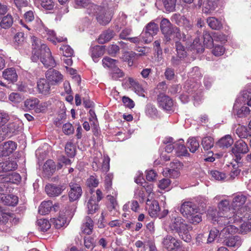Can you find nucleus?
<instances>
[{"instance_id": "nucleus-1", "label": "nucleus", "mask_w": 251, "mask_h": 251, "mask_svg": "<svg viewBox=\"0 0 251 251\" xmlns=\"http://www.w3.org/2000/svg\"><path fill=\"white\" fill-rule=\"evenodd\" d=\"M218 211L211 208L208 210L209 217L218 224L225 226L228 224L236 225L243 223L240 226V232L246 234L251 230V210L241 208L237 212H230L229 202L226 200H222L218 204Z\"/></svg>"}, {"instance_id": "nucleus-2", "label": "nucleus", "mask_w": 251, "mask_h": 251, "mask_svg": "<svg viewBox=\"0 0 251 251\" xmlns=\"http://www.w3.org/2000/svg\"><path fill=\"white\" fill-rule=\"evenodd\" d=\"M31 41L32 50L31 59L32 61L36 62L40 60L45 67H54L56 62L46 45L34 36L31 37Z\"/></svg>"}, {"instance_id": "nucleus-3", "label": "nucleus", "mask_w": 251, "mask_h": 251, "mask_svg": "<svg viewBox=\"0 0 251 251\" xmlns=\"http://www.w3.org/2000/svg\"><path fill=\"white\" fill-rule=\"evenodd\" d=\"M163 226L166 231H176L185 242L191 241V236L189 231L192 230V227L186 224L180 217L172 215L166 218L163 222Z\"/></svg>"}, {"instance_id": "nucleus-4", "label": "nucleus", "mask_w": 251, "mask_h": 251, "mask_svg": "<svg viewBox=\"0 0 251 251\" xmlns=\"http://www.w3.org/2000/svg\"><path fill=\"white\" fill-rule=\"evenodd\" d=\"M103 198L102 193L100 189H97L94 193L91 190L88 194V201L86 202L87 212L88 214H93L99 209L98 202Z\"/></svg>"}, {"instance_id": "nucleus-5", "label": "nucleus", "mask_w": 251, "mask_h": 251, "mask_svg": "<svg viewBox=\"0 0 251 251\" xmlns=\"http://www.w3.org/2000/svg\"><path fill=\"white\" fill-rule=\"evenodd\" d=\"M110 158L108 156H102L100 153H98L94 158L92 163V168L94 171L101 170L102 172L106 173L109 169Z\"/></svg>"}, {"instance_id": "nucleus-6", "label": "nucleus", "mask_w": 251, "mask_h": 251, "mask_svg": "<svg viewBox=\"0 0 251 251\" xmlns=\"http://www.w3.org/2000/svg\"><path fill=\"white\" fill-rule=\"evenodd\" d=\"M37 22L39 25V27H37V28H39V31L44 34V36L53 43L56 44L57 42H61L67 40L66 38L60 36L56 37L54 31L50 30L45 27L41 21H37Z\"/></svg>"}, {"instance_id": "nucleus-7", "label": "nucleus", "mask_w": 251, "mask_h": 251, "mask_svg": "<svg viewBox=\"0 0 251 251\" xmlns=\"http://www.w3.org/2000/svg\"><path fill=\"white\" fill-rule=\"evenodd\" d=\"M249 151L247 144L242 140L236 141L232 148V152L235 155L237 162L241 160V154L247 153Z\"/></svg>"}, {"instance_id": "nucleus-8", "label": "nucleus", "mask_w": 251, "mask_h": 251, "mask_svg": "<svg viewBox=\"0 0 251 251\" xmlns=\"http://www.w3.org/2000/svg\"><path fill=\"white\" fill-rule=\"evenodd\" d=\"M47 81L50 85H58L64 79V76L60 72L54 69H49L45 74Z\"/></svg>"}, {"instance_id": "nucleus-9", "label": "nucleus", "mask_w": 251, "mask_h": 251, "mask_svg": "<svg viewBox=\"0 0 251 251\" xmlns=\"http://www.w3.org/2000/svg\"><path fill=\"white\" fill-rule=\"evenodd\" d=\"M247 200L246 197L243 194L239 193L233 196L231 205L229 204L230 212H237L241 208H244L248 210H251L250 209L246 207H243V205L245 203ZM227 201V200H226ZM230 203V201L227 200Z\"/></svg>"}, {"instance_id": "nucleus-10", "label": "nucleus", "mask_w": 251, "mask_h": 251, "mask_svg": "<svg viewBox=\"0 0 251 251\" xmlns=\"http://www.w3.org/2000/svg\"><path fill=\"white\" fill-rule=\"evenodd\" d=\"M20 175L16 173H13L2 177V181L0 182V192L7 190L9 183L17 184L21 181Z\"/></svg>"}, {"instance_id": "nucleus-11", "label": "nucleus", "mask_w": 251, "mask_h": 251, "mask_svg": "<svg viewBox=\"0 0 251 251\" xmlns=\"http://www.w3.org/2000/svg\"><path fill=\"white\" fill-rule=\"evenodd\" d=\"M94 10L97 13V20L102 25H105L109 23L111 20L112 16L109 13H106L105 10L96 5H91Z\"/></svg>"}, {"instance_id": "nucleus-12", "label": "nucleus", "mask_w": 251, "mask_h": 251, "mask_svg": "<svg viewBox=\"0 0 251 251\" xmlns=\"http://www.w3.org/2000/svg\"><path fill=\"white\" fill-rule=\"evenodd\" d=\"M242 100V98L238 97L233 105L234 112L240 118L248 115L250 112L249 107L244 104Z\"/></svg>"}, {"instance_id": "nucleus-13", "label": "nucleus", "mask_w": 251, "mask_h": 251, "mask_svg": "<svg viewBox=\"0 0 251 251\" xmlns=\"http://www.w3.org/2000/svg\"><path fill=\"white\" fill-rule=\"evenodd\" d=\"M157 103L159 107L166 111L171 110L174 105L172 100L163 93L158 95Z\"/></svg>"}, {"instance_id": "nucleus-14", "label": "nucleus", "mask_w": 251, "mask_h": 251, "mask_svg": "<svg viewBox=\"0 0 251 251\" xmlns=\"http://www.w3.org/2000/svg\"><path fill=\"white\" fill-rule=\"evenodd\" d=\"M70 190L69 192V200L71 201L78 200L82 195V190L78 183L71 182L69 184Z\"/></svg>"}, {"instance_id": "nucleus-15", "label": "nucleus", "mask_w": 251, "mask_h": 251, "mask_svg": "<svg viewBox=\"0 0 251 251\" xmlns=\"http://www.w3.org/2000/svg\"><path fill=\"white\" fill-rule=\"evenodd\" d=\"M162 244L164 248L169 251H173L180 246L179 241L170 235H167L163 238Z\"/></svg>"}, {"instance_id": "nucleus-16", "label": "nucleus", "mask_w": 251, "mask_h": 251, "mask_svg": "<svg viewBox=\"0 0 251 251\" xmlns=\"http://www.w3.org/2000/svg\"><path fill=\"white\" fill-rule=\"evenodd\" d=\"M125 85L127 87L131 88L139 96L145 97V91L138 82L132 77H128L125 80Z\"/></svg>"}, {"instance_id": "nucleus-17", "label": "nucleus", "mask_w": 251, "mask_h": 251, "mask_svg": "<svg viewBox=\"0 0 251 251\" xmlns=\"http://www.w3.org/2000/svg\"><path fill=\"white\" fill-rule=\"evenodd\" d=\"M174 26L171 24L169 20L163 18L160 23L161 30L164 35L167 41L171 40V36L172 34Z\"/></svg>"}, {"instance_id": "nucleus-18", "label": "nucleus", "mask_w": 251, "mask_h": 251, "mask_svg": "<svg viewBox=\"0 0 251 251\" xmlns=\"http://www.w3.org/2000/svg\"><path fill=\"white\" fill-rule=\"evenodd\" d=\"M180 211L184 217L187 218L191 214L198 212L196 205L191 201H185L181 206Z\"/></svg>"}, {"instance_id": "nucleus-19", "label": "nucleus", "mask_w": 251, "mask_h": 251, "mask_svg": "<svg viewBox=\"0 0 251 251\" xmlns=\"http://www.w3.org/2000/svg\"><path fill=\"white\" fill-rule=\"evenodd\" d=\"M146 209L148 210L149 215L151 217L158 216L160 211V207L159 203L156 201H151L148 199L147 201Z\"/></svg>"}, {"instance_id": "nucleus-20", "label": "nucleus", "mask_w": 251, "mask_h": 251, "mask_svg": "<svg viewBox=\"0 0 251 251\" xmlns=\"http://www.w3.org/2000/svg\"><path fill=\"white\" fill-rule=\"evenodd\" d=\"M224 243L228 247L237 249L242 245V240L238 235L229 236L225 238Z\"/></svg>"}, {"instance_id": "nucleus-21", "label": "nucleus", "mask_w": 251, "mask_h": 251, "mask_svg": "<svg viewBox=\"0 0 251 251\" xmlns=\"http://www.w3.org/2000/svg\"><path fill=\"white\" fill-rule=\"evenodd\" d=\"M65 189L63 185H55L49 184L46 186L45 190L50 197H56L59 195Z\"/></svg>"}, {"instance_id": "nucleus-22", "label": "nucleus", "mask_w": 251, "mask_h": 251, "mask_svg": "<svg viewBox=\"0 0 251 251\" xmlns=\"http://www.w3.org/2000/svg\"><path fill=\"white\" fill-rule=\"evenodd\" d=\"M2 77L8 81L14 83L17 81L18 75L14 68H10L4 70Z\"/></svg>"}, {"instance_id": "nucleus-23", "label": "nucleus", "mask_w": 251, "mask_h": 251, "mask_svg": "<svg viewBox=\"0 0 251 251\" xmlns=\"http://www.w3.org/2000/svg\"><path fill=\"white\" fill-rule=\"evenodd\" d=\"M94 227V222L91 218L86 216L84 219V222L81 226V232L87 235H90L92 233Z\"/></svg>"}, {"instance_id": "nucleus-24", "label": "nucleus", "mask_w": 251, "mask_h": 251, "mask_svg": "<svg viewBox=\"0 0 251 251\" xmlns=\"http://www.w3.org/2000/svg\"><path fill=\"white\" fill-rule=\"evenodd\" d=\"M104 51V46H96L91 48L90 49V54L93 61L95 62H97L99 58L103 55Z\"/></svg>"}, {"instance_id": "nucleus-25", "label": "nucleus", "mask_w": 251, "mask_h": 251, "mask_svg": "<svg viewBox=\"0 0 251 251\" xmlns=\"http://www.w3.org/2000/svg\"><path fill=\"white\" fill-rule=\"evenodd\" d=\"M39 100L37 98H31L25 101V107L29 110H34L36 112H41V107H38Z\"/></svg>"}, {"instance_id": "nucleus-26", "label": "nucleus", "mask_w": 251, "mask_h": 251, "mask_svg": "<svg viewBox=\"0 0 251 251\" xmlns=\"http://www.w3.org/2000/svg\"><path fill=\"white\" fill-rule=\"evenodd\" d=\"M37 88L40 93L43 95H48L50 93V84L47 81V79H40L37 82Z\"/></svg>"}, {"instance_id": "nucleus-27", "label": "nucleus", "mask_w": 251, "mask_h": 251, "mask_svg": "<svg viewBox=\"0 0 251 251\" xmlns=\"http://www.w3.org/2000/svg\"><path fill=\"white\" fill-rule=\"evenodd\" d=\"M175 151L178 156H187L189 155L185 146L183 144V140H180L175 143Z\"/></svg>"}, {"instance_id": "nucleus-28", "label": "nucleus", "mask_w": 251, "mask_h": 251, "mask_svg": "<svg viewBox=\"0 0 251 251\" xmlns=\"http://www.w3.org/2000/svg\"><path fill=\"white\" fill-rule=\"evenodd\" d=\"M233 143V140L229 135H226L221 138L216 143L217 145L223 149L228 148Z\"/></svg>"}, {"instance_id": "nucleus-29", "label": "nucleus", "mask_w": 251, "mask_h": 251, "mask_svg": "<svg viewBox=\"0 0 251 251\" xmlns=\"http://www.w3.org/2000/svg\"><path fill=\"white\" fill-rule=\"evenodd\" d=\"M55 167L54 162L51 160H47L43 167V174L47 177L51 176L55 171Z\"/></svg>"}, {"instance_id": "nucleus-30", "label": "nucleus", "mask_w": 251, "mask_h": 251, "mask_svg": "<svg viewBox=\"0 0 251 251\" xmlns=\"http://www.w3.org/2000/svg\"><path fill=\"white\" fill-rule=\"evenodd\" d=\"M208 218H209L214 224L217 222H214L211 217H209L208 213L207 214ZM219 226L221 227L225 226L223 229L221 230V232L225 234H233L235 233H237L239 231V228L236 227L235 225H233V224H228L225 226L220 225L218 223H217Z\"/></svg>"}, {"instance_id": "nucleus-31", "label": "nucleus", "mask_w": 251, "mask_h": 251, "mask_svg": "<svg viewBox=\"0 0 251 251\" xmlns=\"http://www.w3.org/2000/svg\"><path fill=\"white\" fill-rule=\"evenodd\" d=\"M218 0H205L203 2L202 11L205 13H210L214 11L217 6Z\"/></svg>"}, {"instance_id": "nucleus-32", "label": "nucleus", "mask_w": 251, "mask_h": 251, "mask_svg": "<svg viewBox=\"0 0 251 251\" xmlns=\"http://www.w3.org/2000/svg\"><path fill=\"white\" fill-rule=\"evenodd\" d=\"M4 151V156L11 154L17 148V144L12 141H8L1 144Z\"/></svg>"}, {"instance_id": "nucleus-33", "label": "nucleus", "mask_w": 251, "mask_h": 251, "mask_svg": "<svg viewBox=\"0 0 251 251\" xmlns=\"http://www.w3.org/2000/svg\"><path fill=\"white\" fill-rule=\"evenodd\" d=\"M114 32L110 29L103 31L99 36L98 41L100 44H104L109 41L114 36Z\"/></svg>"}, {"instance_id": "nucleus-34", "label": "nucleus", "mask_w": 251, "mask_h": 251, "mask_svg": "<svg viewBox=\"0 0 251 251\" xmlns=\"http://www.w3.org/2000/svg\"><path fill=\"white\" fill-rule=\"evenodd\" d=\"M52 202L51 201H43L40 205L38 208V212L41 215H46L51 211Z\"/></svg>"}, {"instance_id": "nucleus-35", "label": "nucleus", "mask_w": 251, "mask_h": 251, "mask_svg": "<svg viewBox=\"0 0 251 251\" xmlns=\"http://www.w3.org/2000/svg\"><path fill=\"white\" fill-rule=\"evenodd\" d=\"M2 202L5 205L9 206H15L18 202V198L17 196L13 195H7L0 198Z\"/></svg>"}, {"instance_id": "nucleus-36", "label": "nucleus", "mask_w": 251, "mask_h": 251, "mask_svg": "<svg viewBox=\"0 0 251 251\" xmlns=\"http://www.w3.org/2000/svg\"><path fill=\"white\" fill-rule=\"evenodd\" d=\"M19 126L18 124L16 122H12L9 123L6 126H4L2 128V132L4 135H8L9 133H15L19 130Z\"/></svg>"}, {"instance_id": "nucleus-37", "label": "nucleus", "mask_w": 251, "mask_h": 251, "mask_svg": "<svg viewBox=\"0 0 251 251\" xmlns=\"http://www.w3.org/2000/svg\"><path fill=\"white\" fill-rule=\"evenodd\" d=\"M109 193L107 196V199L110 202L109 208L110 210L116 209L118 206L116 200L118 193L116 191L112 190V192H109Z\"/></svg>"}, {"instance_id": "nucleus-38", "label": "nucleus", "mask_w": 251, "mask_h": 251, "mask_svg": "<svg viewBox=\"0 0 251 251\" xmlns=\"http://www.w3.org/2000/svg\"><path fill=\"white\" fill-rule=\"evenodd\" d=\"M207 23L209 27L214 30H219L222 27L221 21L213 17L207 18Z\"/></svg>"}, {"instance_id": "nucleus-39", "label": "nucleus", "mask_w": 251, "mask_h": 251, "mask_svg": "<svg viewBox=\"0 0 251 251\" xmlns=\"http://www.w3.org/2000/svg\"><path fill=\"white\" fill-rule=\"evenodd\" d=\"M236 133L240 138H247L248 136H251L249 128L244 126H239L236 129Z\"/></svg>"}, {"instance_id": "nucleus-40", "label": "nucleus", "mask_w": 251, "mask_h": 251, "mask_svg": "<svg viewBox=\"0 0 251 251\" xmlns=\"http://www.w3.org/2000/svg\"><path fill=\"white\" fill-rule=\"evenodd\" d=\"M176 50L177 55L179 58H184L187 56V51L185 47L182 44L178 41L176 42Z\"/></svg>"}, {"instance_id": "nucleus-41", "label": "nucleus", "mask_w": 251, "mask_h": 251, "mask_svg": "<svg viewBox=\"0 0 251 251\" xmlns=\"http://www.w3.org/2000/svg\"><path fill=\"white\" fill-rule=\"evenodd\" d=\"M13 23L12 16L10 14H7L3 17L0 23V26L4 29L10 27Z\"/></svg>"}, {"instance_id": "nucleus-42", "label": "nucleus", "mask_w": 251, "mask_h": 251, "mask_svg": "<svg viewBox=\"0 0 251 251\" xmlns=\"http://www.w3.org/2000/svg\"><path fill=\"white\" fill-rule=\"evenodd\" d=\"M239 97L242 98V101H243L244 105L247 104L248 105L251 106V88L243 91L241 96Z\"/></svg>"}, {"instance_id": "nucleus-43", "label": "nucleus", "mask_w": 251, "mask_h": 251, "mask_svg": "<svg viewBox=\"0 0 251 251\" xmlns=\"http://www.w3.org/2000/svg\"><path fill=\"white\" fill-rule=\"evenodd\" d=\"M102 62L104 68H108L111 70L117 66L118 61L109 57H105L103 58Z\"/></svg>"}, {"instance_id": "nucleus-44", "label": "nucleus", "mask_w": 251, "mask_h": 251, "mask_svg": "<svg viewBox=\"0 0 251 251\" xmlns=\"http://www.w3.org/2000/svg\"><path fill=\"white\" fill-rule=\"evenodd\" d=\"M209 174L211 175L212 178L218 181H223L226 177L225 173L216 170H212L209 171Z\"/></svg>"}, {"instance_id": "nucleus-45", "label": "nucleus", "mask_w": 251, "mask_h": 251, "mask_svg": "<svg viewBox=\"0 0 251 251\" xmlns=\"http://www.w3.org/2000/svg\"><path fill=\"white\" fill-rule=\"evenodd\" d=\"M200 146L199 142L195 138H190L187 141V147L191 152H195Z\"/></svg>"}, {"instance_id": "nucleus-46", "label": "nucleus", "mask_w": 251, "mask_h": 251, "mask_svg": "<svg viewBox=\"0 0 251 251\" xmlns=\"http://www.w3.org/2000/svg\"><path fill=\"white\" fill-rule=\"evenodd\" d=\"M37 224L38 229L42 231H46L50 228L51 224L48 220L45 219H41L37 220Z\"/></svg>"}, {"instance_id": "nucleus-47", "label": "nucleus", "mask_w": 251, "mask_h": 251, "mask_svg": "<svg viewBox=\"0 0 251 251\" xmlns=\"http://www.w3.org/2000/svg\"><path fill=\"white\" fill-rule=\"evenodd\" d=\"M50 222L54 225V227L57 229H60L65 226L66 223L65 217L62 216H59L57 218L51 219Z\"/></svg>"}, {"instance_id": "nucleus-48", "label": "nucleus", "mask_w": 251, "mask_h": 251, "mask_svg": "<svg viewBox=\"0 0 251 251\" xmlns=\"http://www.w3.org/2000/svg\"><path fill=\"white\" fill-rule=\"evenodd\" d=\"M214 142L213 138L210 136L204 137L201 141V145L205 150H209L214 146Z\"/></svg>"}, {"instance_id": "nucleus-49", "label": "nucleus", "mask_w": 251, "mask_h": 251, "mask_svg": "<svg viewBox=\"0 0 251 251\" xmlns=\"http://www.w3.org/2000/svg\"><path fill=\"white\" fill-rule=\"evenodd\" d=\"M123 53L122 58L125 61L128 60H133L134 58L138 59L142 55V54H137L133 51H124Z\"/></svg>"}, {"instance_id": "nucleus-50", "label": "nucleus", "mask_w": 251, "mask_h": 251, "mask_svg": "<svg viewBox=\"0 0 251 251\" xmlns=\"http://www.w3.org/2000/svg\"><path fill=\"white\" fill-rule=\"evenodd\" d=\"M191 49L196 50L198 53L202 52L204 50L203 45L201 43V39L199 38H196L191 45Z\"/></svg>"}, {"instance_id": "nucleus-51", "label": "nucleus", "mask_w": 251, "mask_h": 251, "mask_svg": "<svg viewBox=\"0 0 251 251\" xmlns=\"http://www.w3.org/2000/svg\"><path fill=\"white\" fill-rule=\"evenodd\" d=\"M146 114L152 118H154L157 116V110L155 107L151 104H148L146 107Z\"/></svg>"}, {"instance_id": "nucleus-52", "label": "nucleus", "mask_w": 251, "mask_h": 251, "mask_svg": "<svg viewBox=\"0 0 251 251\" xmlns=\"http://www.w3.org/2000/svg\"><path fill=\"white\" fill-rule=\"evenodd\" d=\"M111 75L113 79L117 80L124 76V72L117 66L111 70Z\"/></svg>"}, {"instance_id": "nucleus-53", "label": "nucleus", "mask_w": 251, "mask_h": 251, "mask_svg": "<svg viewBox=\"0 0 251 251\" xmlns=\"http://www.w3.org/2000/svg\"><path fill=\"white\" fill-rule=\"evenodd\" d=\"M34 1L40 2L42 6L47 10H51L54 6V2L53 0H34Z\"/></svg>"}, {"instance_id": "nucleus-54", "label": "nucleus", "mask_w": 251, "mask_h": 251, "mask_svg": "<svg viewBox=\"0 0 251 251\" xmlns=\"http://www.w3.org/2000/svg\"><path fill=\"white\" fill-rule=\"evenodd\" d=\"M213 36L211 37L209 33L205 32L203 34V44L207 48H211L213 45Z\"/></svg>"}, {"instance_id": "nucleus-55", "label": "nucleus", "mask_w": 251, "mask_h": 251, "mask_svg": "<svg viewBox=\"0 0 251 251\" xmlns=\"http://www.w3.org/2000/svg\"><path fill=\"white\" fill-rule=\"evenodd\" d=\"M188 221L193 224L197 225L202 221V218L200 213H195L191 214L190 217L186 218Z\"/></svg>"}, {"instance_id": "nucleus-56", "label": "nucleus", "mask_w": 251, "mask_h": 251, "mask_svg": "<svg viewBox=\"0 0 251 251\" xmlns=\"http://www.w3.org/2000/svg\"><path fill=\"white\" fill-rule=\"evenodd\" d=\"M145 30L149 31L154 36L157 34L158 31V27L156 24L151 22L146 25Z\"/></svg>"}, {"instance_id": "nucleus-57", "label": "nucleus", "mask_w": 251, "mask_h": 251, "mask_svg": "<svg viewBox=\"0 0 251 251\" xmlns=\"http://www.w3.org/2000/svg\"><path fill=\"white\" fill-rule=\"evenodd\" d=\"M9 100L13 103L16 104L21 102L23 98L20 94L13 92L9 95Z\"/></svg>"}, {"instance_id": "nucleus-58", "label": "nucleus", "mask_w": 251, "mask_h": 251, "mask_svg": "<svg viewBox=\"0 0 251 251\" xmlns=\"http://www.w3.org/2000/svg\"><path fill=\"white\" fill-rule=\"evenodd\" d=\"M163 175L172 178H176L179 176V172L175 169L166 168L163 172Z\"/></svg>"}, {"instance_id": "nucleus-59", "label": "nucleus", "mask_w": 251, "mask_h": 251, "mask_svg": "<svg viewBox=\"0 0 251 251\" xmlns=\"http://www.w3.org/2000/svg\"><path fill=\"white\" fill-rule=\"evenodd\" d=\"M65 152L69 157H73L75 155V148L71 142H68L65 146Z\"/></svg>"}, {"instance_id": "nucleus-60", "label": "nucleus", "mask_w": 251, "mask_h": 251, "mask_svg": "<svg viewBox=\"0 0 251 251\" xmlns=\"http://www.w3.org/2000/svg\"><path fill=\"white\" fill-rule=\"evenodd\" d=\"M141 36L142 39L143 40V42L147 44L152 40L153 36L154 35L145 29V30H144L141 34Z\"/></svg>"}, {"instance_id": "nucleus-61", "label": "nucleus", "mask_w": 251, "mask_h": 251, "mask_svg": "<svg viewBox=\"0 0 251 251\" xmlns=\"http://www.w3.org/2000/svg\"><path fill=\"white\" fill-rule=\"evenodd\" d=\"M176 0H163L166 9L168 11H172L175 8Z\"/></svg>"}, {"instance_id": "nucleus-62", "label": "nucleus", "mask_w": 251, "mask_h": 251, "mask_svg": "<svg viewBox=\"0 0 251 251\" xmlns=\"http://www.w3.org/2000/svg\"><path fill=\"white\" fill-rule=\"evenodd\" d=\"M95 239L91 237H85L84 239V244L86 248L92 250L95 247Z\"/></svg>"}, {"instance_id": "nucleus-63", "label": "nucleus", "mask_w": 251, "mask_h": 251, "mask_svg": "<svg viewBox=\"0 0 251 251\" xmlns=\"http://www.w3.org/2000/svg\"><path fill=\"white\" fill-rule=\"evenodd\" d=\"M64 56L71 57L74 53L73 49L68 45H63L60 48Z\"/></svg>"}, {"instance_id": "nucleus-64", "label": "nucleus", "mask_w": 251, "mask_h": 251, "mask_svg": "<svg viewBox=\"0 0 251 251\" xmlns=\"http://www.w3.org/2000/svg\"><path fill=\"white\" fill-rule=\"evenodd\" d=\"M225 49L220 45L215 46L212 50V53L216 56H221L224 54Z\"/></svg>"}]
</instances>
